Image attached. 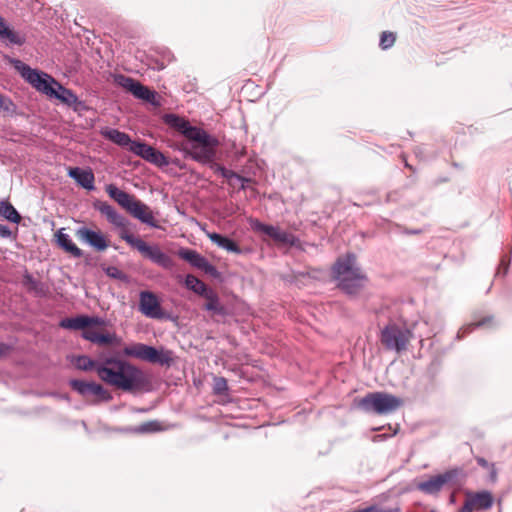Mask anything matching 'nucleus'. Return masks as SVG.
Returning <instances> with one entry per match:
<instances>
[{"mask_svg": "<svg viewBox=\"0 0 512 512\" xmlns=\"http://www.w3.org/2000/svg\"><path fill=\"white\" fill-rule=\"evenodd\" d=\"M74 364L82 371L94 369L103 382L123 391H139L149 384L146 374L140 368L115 357L97 362L88 356L80 355L76 357Z\"/></svg>", "mask_w": 512, "mask_h": 512, "instance_id": "nucleus-1", "label": "nucleus"}, {"mask_svg": "<svg viewBox=\"0 0 512 512\" xmlns=\"http://www.w3.org/2000/svg\"><path fill=\"white\" fill-rule=\"evenodd\" d=\"M163 121L169 127L181 133L188 142L180 144L179 150L199 163L211 161L216 156L218 140L204 129L192 126L188 120L177 114H165Z\"/></svg>", "mask_w": 512, "mask_h": 512, "instance_id": "nucleus-2", "label": "nucleus"}, {"mask_svg": "<svg viewBox=\"0 0 512 512\" xmlns=\"http://www.w3.org/2000/svg\"><path fill=\"white\" fill-rule=\"evenodd\" d=\"M4 60L11 64L20 73L22 78L37 91L60 100L62 103L73 107L74 110L84 107V103L79 100L78 96L71 89L62 86L47 73L32 69L21 60L8 55H4Z\"/></svg>", "mask_w": 512, "mask_h": 512, "instance_id": "nucleus-3", "label": "nucleus"}, {"mask_svg": "<svg viewBox=\"0 0 512 512\" xmlns=\"http://www.w3.org/2000/svg\"><path fill=\"white\" fill-rule=\"evenodd\" d=\"M334 277L338 286L346 294L356 295L364 286L366 277L356 264V257L348 254L339 258L333 266Z\"/></svg>", "mask_w": 512, "mask_h": 512, "instance_id": "nucleus-4", "label": "nucleus"}, {"mask_svg": "<svg viewBox=\"0 0 512 512\" xmlns=\"http://www.w3.org/2000/svg\"><path fill=\"white\" fill-rule=\"evenodd\" d=\"M106 193L112 198L121 208L129 213L133 218L139 220L153 228H159L157 220L154 218L151 208L123 190H120L114 184H108L105 187Z\"/></svg>", "mask_w": 512, "mask_h": 512, "instance_id": "nucleus-5", "label": "nucleus"}, {"mask_svg": "<svg viewBox=\"0 0 512 512\" xmlns=\"http://www.w3.org/2000/svg\"><path fill=\"white\" fill-rule=\"evenodd\" d=\"M415 334L401 321L390 320L380 331V343L389 351L401 353L407 350Z\"/></svg>", "mask_w": 512, "mask_h": 512, "instance_id": "nucleus-6", "label": "nucleus"}, {"mask_svg": "<svg viewBox=\"0 0 512 512\" xmlns=\"http://www.w3.org/2000/svg\"><path fill=\"white\" fill-rule=\"evenodd\" d=\"M403 404L402 399L386 392H371L359 399L357 406L366 413L387 415L398 410Z\"/></svg>", "mask_w": 512, "mask_h": 512, "instance_id": "nucleus-7", "label": "nucleus"}, {"mask_svg": "<svg viewBox=\"0 0 512 512\" xmlns=\"http://www.w3.org/2000/svg\"><path fill=\"white\" fill-rule=\"evenodd\" d=\"M461 472L459 468L449 469L417 483L416 488L426 495L438 496L445 487H454L458 484Z\"/></svg>", "mask_w": 512, "mask_h": 512, "instance_id": "nucleus-8", "label": "nucleus"}, {"mask_svg": "<svg viewBox=\"0 0 512 512\" xmlns=\"http://www.w3.org/2000/svg\"><path fill=\"white\" fill-rule=\"evenodd\" d=\"M123 353L125 356L134 357L153 364L169 366L173 361L171 351H159L155 347L143 343H134L126 346L123 350Z\"/></svg>", "mask_w": 512, "mask_h": 512, "instance_id": "nucleus-9", "label": "nucleus"}, {"mask_svg": "<svg viewBox=\"0 0 512 512\" xmlns=\"http://www.w3.org/2000/svg\"><path fill=\"white\" fill-rule=\"evenodd\" d=\"M69 385L83 398L89 400L93 397V402H108L112 399L111 393L107 389H105L101 384H98L96 382L71 379L69 381Z\"/></svg>", "mask_w": 512, "mask_h": 512, "instance_id": "nucleus-10", "label": "nucleus"}, {"mask_svg": "<svg viewBox=\"0 0 512 512\" xmlns=\"http://www.w3.org/2000/svg\"><path fill=\"white\" fill-rule=\"evenodd\" d=\"M116 81L121 87L132 93L135 98L144 100L154 106L159 105V102L157 101V93L142 85L139 81L124 75H119L116 78Z\"/></svg>", "mask_w": 512, "mask_h": 512, "instance_id": "nucleus-11", "label": "nucleus"}, {"mask_svg": "<svg viewBox=\"0 0 512 512\" xmlns=\"http://www.w3.org/2000/svg\"><path fill=\"white\" fill-rule=\"evenodd\" d=\"M136 250L146 259L163 269L171 270L175 263L174 260L157 245H149L144 240L138 245Z\"/></svg>", "mask_w": 512, "mask_h": 512, "instance_id": "nucleus-12", "label": "nucleus"}, {"mask_svg": "<svg viewBox=\"0 0 512 512\" xmlns=\"http://www.w3.org/2000/svg\"><path fill=\"white\" fill-rule=\"evenodd\" d=\"M251 227L253 228V230L269 236L277 243L285 245L295 244L296 237L292 233L286 232L277 226L264 224L259 220L255 219L251 221Z\"/></svg>", "mask_w": 512, "mask_h": 512, "instance_id": "nucleus-13", "label": "nucleus"}, {"mask_svg": "<svg viewBox=\"0 0 512 512\" xmlns=\"http://www.w3.org/2000/svg\"><path fill=\"white\" fill-rule=\"evenodd\" d=\"M251 227L253 228V230L269 236L277 243L285 245L295 244L296 237L292 233L286 232L277 226L264 224L259 220L255 219L251 221Z\"/></svg>", "mask_w": 512, "mask_h": 512, "instance_id": "nucleus-14", "label": "nucleus"}, {"mask_svg": "<svg viewBox=\"0 0 512 512\" xmlns=\"http://www.w3.org/2000/svg\"><path fill=\"white\" fill-rule=\"evenodd\" d=\"M178 256L181 259L189 262L193 267L204 271L208 275L217 277L219 274L216 267L195 250L181 248L178 251Z\"/></svg>", "mask_w": 512, "mask_h": 512, "instance_id": "nucleus-15", "label": "nucleus"}, {"mask_svg": "<svg viewBox=\"0 0 512 512\" xmlns=\"http://www.w3.org/2000/svg\"><path fill=\"white\" fill-rule=\"evenodd\" d=\"M139 310L143 315L152 319H161L163 317L160 302L157 296L150 291L140 292Z\"/></svg>", "mask_w": 512, "mask_h": 512, "instance_id": "nucleus-16", "label": "nucleus"}, {"mask_svg": "<svg viewBox=\"0 0 512 512\" xmlns=\"http://www.w3.org/2000/svg\"><path fill=\"white\" fill-rule=\"evenodd\" d=\"M104 320L98 316L79 315L76 317H67L60 321L61 328L68 330H86L92 326H102Z\"/></svg>", "mask_w": 512, "mask_h": 512, "instance_id": "nucleus-17", "label": "nucleus"}, {"mask_svg": "<svg viewBox=\"0 0 512 512\" xmlns=\"http://www.w3.org/2000/svg\"><path fill=\"white\" fill-rule=\"evenodd\" d=\"M493 505V497L488 491L467 493V498L459 512H472L474 509L485 510Z\"/></svg>", "mask_w": 512, "mask_h": 512, "instance_id": "nucleus-18", "label": "nucleus"}, {"mask_svg": "<svg viewBox=\"0 0 512 512\" xmlns=\"http://www.w3.org/2000/svg\"><path fill=\"white\" fill-rule=\"evenodd\" d=\"M94 207L116 228H125L126 224H130V221L125 216L107 202L97 201Z\"/></svg>", "mask_w": 512, "mask_h": 512, "instance_id": "nucleus-19", "label": "nucleus"}, {"mask_svg": "<svg viewBox=\"0 0 512 512\" xmlns=\"http://www.w3.org/2000/svg\"><path fill=\"white\" fill-rule=\"evenodd\" d=\"M77 235L80 239L87 242L98 251H103L108 247L105 237L100 232L90 230L86 227H81L77 230Z\"/></svg>", "mask_w": 512, "mask_h": 512, "instance_id": "nucleus-20", "label": "nucleus"}, {"mask_svg": "<svg viewBox=\"0 0 512 512\" xmlns=\"http://www.w3.org/2000/svg\"><path fill=\"white\" fill-rule=\"evenodd\" d=\"M0 40L6 45L22 46L26 42V37L11 29L4 18L0 16Z\"/></svg>", "mask_w": 512, "mask_h": 512, "instance_id": "nucleus-21", "label": "nucleus"}, {"mask_svg": "<svg viewBox=\"0 0 512 512\" xmlns=\"http://www.w3.org/2000/svg\"><path fill=\"white\" fill-rule=\"evenodd\" d=\"M69 177L74 179L81 187L91 191L94 190L95 177L91 170H83L79 167L70 168Z\"/></svg>", "mask_w": 512, "mask_h": 512, "instance_id": "nucleus-22", "label": "nucleus"}, {"mask_svg": "<svg viewBox=\"0 0 512 512\" xmlns=\"http://www.w3.org/2000/svg\"><path fill=\"white\" fill-rule=\"evenodd\" d=\"M100 134L107 140L117 144L120 147H131L134 141L125 132L119 131L114 128H102Z\"/></svg>", "mask_w": 512, "mask_h": 512, "instance_id": "nucleus-23", "label": "nucleus"}, {"mask_svg": "<svg viewBox=\"0 0 512 512\" xmlns=\"http://www.w3.org/2000/svg\"><path fill=\"white\" fill-rule=\"evenodd\" d=\"M23 286L29 293L37 297H44L48 293V287L42 281L34 278L31 274L26 273L22 280Z\"/></svg>", "mask_w": 512, "mask_h": 512, "instance_id": "nucleus-24", "label": "nucleus"}, {"mask_svg": "<svg viewBox=\"0 0 512 512\" xmlns=\"http://www.w3.org/2000/svg\"><path fill=\"white\" fill-rule=\"evenodd\" d=\"M202 297H204L207 301L204 305L205 310L210 311L216 315H225L226 309L220 302L218 294L212 288H209Z\"/></svg>", "mask_w": 512, "mask_h": 512, "instance_id": "nucleus-25", "label": "nucleus"}, {"mask_svg": "<svg viewBox=\"0 0 512 512\" xmlns=\"http://www.w3.org/2000/svg\"><path fill=\"white\" fill-rule=\"evenodd\" d=\"M214 159H215V157L211 161L206 162L205 164H209L210 168L215 173L220 174L223 178H226L229 181H231L232 179H236L237 181H239L241 183V189L245 188V184L247 182H249L248 178H245L232 170L226 169L224 166L220 165L219 163L214 162Z\"/></svg>", "mask_w": 512, "mask_h": 512, "instance_id": "nucleus-26", "label": "nucleus"}, {"mask_svg": "<svg viewBox=\"0 0 512 512\" xmlns=\"http://www.w3.org/2000/svg\"><path fill=\"white\" fill-rule=\"evenodd\" d=\"M207 236L214 244L228 252L236 254H240L242 252L241 248L228 237H225L216 232H209L207 233Z\"/></svg>", "mask_w": 512, "mask_h": 512, "instance_id": "nucleus-27", "label": "nucleus"}, {"mask_svg": "<svg viewBox=\"0 0 512 512\" xmlns=\"http://www.w3.org/2000/svg\"><path fill=\"white\" fill-rule=\"evenodd\" d=\"M56 238H57L58 245L63 250L70 253L75 258L82 257V255H83L82 250L76 246V244L71 240V238L68 234H65V233L59 231L56 234Z\"/></svg>", "mask_w": 512, "mask_h": 512, "instance_id": "nucleus-28", "label": "nucleus"}, {"mask_svg": "<svg viewBox=\"0 0 512 512\" xmlns=\"http://www.w3.org/2000/svg\"><path fill=\"white\" fill-rule=\"evenodd\" d=\"M185 286L187 289L193 291L194 293L203 296L207 290L210 288L208 287L203 281L198 279L196 276L192 274H188L185 278Z\"/></svg>", "mask_w": 512, "mask_h": 512, "instance_id": "nucleus-29", "label": "nucleus"}, {"mask_svg": "<svg viewBox=\"0 0 512 512\" xmlns=\"http://www.w3.org/2000/svg\"><path fill=\"white\" fill-rule=\"evenodd\" d=\"M0 215L13 223H19L21 220L20 214L12 204L6 200H0Z\"/></svg>", "mask_w": 512, "mask_h": 512, "instance_id": "nucleus-30", "label": "nucleus"}, {"mask_svg": "<svg viewBox=\"0 0 512 512\" xmlns=\"http://www.w3.org/2000/svg\"><path fill=\"white\" fill-rule=\"evenodd\" d=\"M153 147L144 143V142H138L135 141L133 144H131V147H129V151L134 153L135 155L141 157L144 160H148L150 157V153L152 152Z\"/></svg>", "mask_w": 512, "mask_h": 512, "instance_id": "nucleus-31", "label": "nucleus"}, {"mask_svg": "<svg viewBox=\"0 0 512 512\" xmlns=\"http://www.w3.org/2000/svg\"><path fill=\"white\" fill-rule=\"evenodd\" d=\"M129 225L126 224L125 228H118L119 229V237L124 240L128 245H130L132 248L136 249L138 245L141 243L142 239L139 237L134 236L130 230Z\"/></svg>", "mask_w": 512, "mask_h": 512, "instance_id": "nucleus-32", "label": "nucleus"}, {"mask_svg": "<svg viewBox=\"0 0 512 512\" xmlns=\"http://www.w3.org/2000/svg\"><path fill=\"white\" fill-rule=\"evenodd\" d=\"M147 162H150L158 167H164L169 164L167 157L155 148H153L152 152L150 153V157Z\"/></svg>", "mask_w": 512, "mask_h": 512, "instance_id": "nucleus-33", "label": "nucleus"}, {"mask_svg": "<svg viewBox=\"0 0 512 512\" xmlns=\"http://www.w3.org/2000/svg\"><path fill=\"white\" fill-rule=\"evenodd\" d=\"M160 423L158 421H149L145 422L138 427L134 428L133 431L136 433H151V432H157L160 431Z\"/></svg>", "mask_w": 512, "mask_h": 512, "instance_id": "nucleus-34", "label": "nucleus"}, {"mask_svg": "<svg viewBox=\"0 0 512 512\" xmlns=\"http://www.w3.org/2000/svg\"><path fill=\"white\" fill-rule=\"evenodd\" d=\"M120 339L117 337L115 333H106V334H100L97 339V345L100 346H106V345H112V344H119Z\"/></svg>", "mask_w": 512, "mask_h": 512, "instance_id": "nucleus-35", "label": "nucleus"}, {"mask_svg": "<svg viewBox=\"0 0 512 512\" xmlns=\"http://www.w3.org/2000/svg\"><path fill=\"white\" fill-rule=\"evenodd\" d=\"M395 40H396V36L394 33L384 31L381 34L379 45L383 50H386L394 45Z\"/></svg>", "mask_w": 512, "mask_h": 512, "instance_id": "nucleus-36", "label": "nucleus"}, {"mask_svg": "<svg viewBox=\"0 0 512 512\" xmlns=\"http://www.w3.org/2000/svg\"><path fill=\"white\" fill-rule=\"evenodd\" d=\"M228 390L227 381L223 377H217L214 380V391L216 394H223Z\"/></svg>", "mask_w": 512, "mask_h": 512, "instance_id": "nucleus-37", "label": "nucleus"}, {"mask_svg": "<svg viewBox=\"0 0 512 512\" xmlns=\"http://www.w3.org/2000/svg\"><path fill=\"white\" fill-rule=\"evenodd\" d=\"M0 110L13 113L15 111V105L8 97L3 96L0 93Z\"/></svg>", "mask_w": 512, "mask_h": 512, "instance_id": "nucleus-38", "label": "nucleus"}, {"mask_svg": "<svg viewBox=\"0 0 512 512\" xmlns=\"http://www.w3.org/2000/svg\"><path fill=\"white\" fill-rule=\"evenodd\" d=\"M106 274L114 279L123 280L125 278V274L115 266L108 267L106 269Z\"/></svg>", "mask_w": 512, "mask_h": 512, "instance_id": "nucleus-39", "label": "nucleus"}, {"mask_svg": "<svg viewBox=\"0 0 512 512\" xmlns=\"http://www.w3.org/2000/svg\"><path fill=\"white\" fill-rule=\"evenodd\" d=\"M488 320H489V319H484V320L479 321V322H477V323H472V324L468 325L467 327H465V328L461 329V330L458 332L457 337H458V338H462L464 334L471 332V331H472L474 328H476V327L483 326V325L486 323V321H488Z\"/></svg>", "mask_w": 512, "mask_h": 512, "instance_id": "nucleus-40", "label": "nucleus"}, {"mask_svg": "<svg viewBox=\"0 0 512 512\" xmlns=\"http://www.w3.org/2000/svg\"><path fill=\"white\" fill-rule=\"evenodd\" d=\"M82 338L92 343H97L99 333L90 329H86L82 332Z\"/></svg>", "mask_w": 512, "mask_h": 512, "instance_id": "nucleus-41", "label": "nucleus"}, {"mask_svg": "<svg viewBox=\"0 0 512 512\" xmlns=\"http://www.w3.org/2000/svg\"><path fill=\"white\" fill-rule=\"evenodd\" d=\"M476 461H477L478 465L483 467V468H489L490 467L489 462L486 459L482 458V457H478L476 459Z\"/></svg>", "mask_w": 512, "mask_h": 512, "instance_id": "nucleus-42", "label": "nucleus"}, {"mask_svg": "<svg viewBox=\"0 0 512 512\" xmlns=\"http://www.w3.org/2000/svg\"><path fill=\"white\" fill-rule=\"evenodd\" d=\"M11 234V231L9 230L8 227L4 226V225H0V235L3 236V237H8L10 236Z\"/></svg>", "mask_w": 512, "mask_h": 512, "instance_id": "nucleus-43", "label": "nucleus"}, {"mask_svg": "<svg viewBox=\"0 0 512 512\" xmlns=\"http://www.w3.org/2000/svg\"><path fill=\"white\" fill-rule=\"evenodd\" d=\"M386 438H387V436H386L385 434H378V435H375V436L373 437V441H374V442H377V441L384 440V439H386Z\"/></svg>", "mask_w": 512, "mask_h": 512, "instance_id": "nucleus-44", "label": "nucleus"}, {"mask_svg": "<svg viewBox=\"0 0 512 512\" xmlns=\"http://www.w3.org/2000/svg\"><path fill=\"white\" fill-rule=\"evenodd\" d=\"M8 350V346L0 344V355L4 354Z\"/></svg>", "mask_w": 512, "mask_h": 512, "instance_id": "nucleus-45", "label": "nucleus"}, {"mask_svg": "<svg viewBox=\"0 0 512 512\" xmlns=\"http://www.w3.org/2000/svg\"><path fill=\"white\" fill-rule=\"evenodd\" d=\"M491 466H492V468H494V466H493V465H491ZM491 478H492L493 480L496 478V471H495V469H493V470H492V472H491Z\"/></svg>", "mask_w": 512, "mask_h": 512, "instance_id": "nucleus-46", "label": "nucleus"}, {"mask_svg": "<svg viewBox=\"0 0 512 512\" xmlns=\"http://www.w3.org/2000/svg\"><path fill=\"white\" fill-rule=\"evenodd\" d=\"M505 264H506V262H505V259L503 258V259L501 260V266H502V265H505Z\"/></svg>", "mask_w": 512, "mask_h": 512, "instance_id": "nucleus-47", "label": "nucleus"}, {"mask_svg": "<svg viewBox=\"0 0 512 512\" xmlns=\"http://www.w3.org/2000/svg\"><path fill=\"white\" fill-rule=\"evenodd\" d=\"M422 334H419L418 337L420 338V342L422 343L423 342V339H422Z\"/></svg>", "mask_w": 512, "mask_h": 512, "instance_id": "nucleus-48", "label": "nucleus"}, {"mask_svg": "<svg viewBox=\"0 0 512 512\" xmlns=\"http://www.w3.org/2000/svg\"><path fill=\"white\" fill-rule=\"evenodd\" d=\"M373 512H392V511H377L373 509Z\"/></svg>", "mask_w": 512, "mask_h": 512, "instance_id": "nucleus-49", "label": "nucleus"}]
</instances>
